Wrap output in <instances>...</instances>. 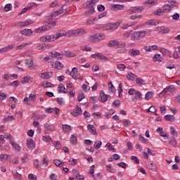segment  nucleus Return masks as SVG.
<instances>
[{
	"label": "nucleus",
	"instance_id": "obj_1",
	"mask_svg": "<svg viewBox=\"0 0 180 180\" xmlns=\"http://www.w3.org/2000/svg\"><path fill=\"white\" fill-rule=\"evenodd\" d=\"M98 0H91V1H87L84 4V6L85 9H87L84 13L85 16H91V15H94V13H95L94 6L96 5V4H98Z\"/></svg>",
	"mask_w": 180,
	"mask_h": 180
},
{
	"label": "nucleus",
	"instance_id": "obj_2",
	"mask_svg": "<svg viewBox=\"0 0 180 180\" xmlns=\"http://www.w3.org/2000/svg\"><path fill=\"white\" fill-rule=\"evenodd\" d=\"M85 34V30L84 28H79L75 30H70L68 32V37H77Z\"/></svg>",
	"mask_w": 180,
	"mask_h": 180
},
{
	"label": "nucleus",
	"instance_id": "obj_3",
	"mask_svg": "<svg viewBox=\"0 0 180 180\" xmlns=\"http://www.w3.org/2000/svg\"><path fill=\"white\" fill-rule=\"evenodd\" d=\"M147 34L146 31L142 30V31H137L134 32L132 35H131V40L133 41H137V40H140V39H143Z\"/></svg>",
	"mask_w": 180,
	"mask_h": 180
},
{
	"label": "nucleus",
	"instance_id": "obj_4",
	"mask_svg": "<svg viewBox=\"0 0 180 180\" xmlns=\"http://www.w3.org/2000/svg\"><path fill=\"white\" fill-rule=\"evenodd\" d=\"M176 89H175V86L174 85L168 86L167 88L164 89V90L159 94V98H162L164 95H169V92L171 94H174V92H176Z\"/></svg>",
	"mask_w": 180,
	"mask_h": 180
},
{
	"label": "nucleus",
	"instance_id": "obj_5",
	"mask_svg": "<svg viewBox=\"0 0 180 180\" xmlns=\"http://www.w3.org/2000/svg\"><path fill=\"white\" fill-rule=\"evenodd\" d=\"M155 32H158L160 34H165L167 33H169V32H171V30L169 29V27L162 26L157 27L155 29Z\"/></svg>",
	"mask_w": 180,
	"mask_h": 180
},
{
	"label": "nucleus",
	"instance_id": "obj_6",
	"mask_svg": "<svg viewBox=\"0 0 180 180\" xmlns=\"http://www.w3.org/2000/svg\"><path fill=\"white\" fill-rule=\"evenodd\" d=\"M144 11V7L143 6H140V7H133L131 9H129L127 11L128 15H131L133 13H141Z\"/></svg>",
	"mask_w": 180,
	"mask_h": 180
},
{
	"label": "nucleus",
	"instance_id": "obj_7",
	"mask_svg": "<svg viewBox=\"0 0 180 180\" xmlns=\"http://www.w3.org/2000/svg\"><path fill=\"white\" fill-rule=\"evenodd\" d=\"M33 23H34V21L28 19L26 21H21L17 23V26H18L19 27H25L26 26H29L30 25H33Z\"/></svg>",
	"mask_w": 180,
	"mask_h": 180
},
{
	"label": "nucleus",
	"instance_id": "obj_8",
	"mask_svg": "<svg viewBox=\"0 0 180 180\" xmlns=\"http://www.w3.org/2000/svg\"><path fill=\"white\" fill-rule=\"evenodd\" d=\"M109 98H110V95L109 94H105V91H103V90H101L100 91V96H99V101L100 102H106V101H108V99H109Z\"/></svg>",
	"mask_w": 180,
	"mask_h": 180
},
{
	"label": "nucleus",
	"instance_id": "obj_9",
	"mask_svg": "<svg viewBox=\"0 0 180 180\" xmlns=\"http://www.w3.org/2000/svg\"><path fill=\"white\" fill-rule=\"evenodd\" d=\"M63 56L64 55H63V52L61 53H58L56 51L51 52V58H57V60H63Z\"/></svg>",
	"mask_w": 180,
	"mask_h": 180
},
{
	"label": "nucleus",
	"instance_id": "obj_10",
	"mask_svg": "<svg viewBox=\"0 0 180 180\" xmlns=\"http://www.w3.org/2000/svg\"><path fill=\"white\" fill-rule=\"evenodd\" d=\"M124 8L126 6L124 5H120V4H111L110 5V9L111 11H124Z\"/></svg>",
	"mask_w": 180,
	"mask_h": 180
},
{
	"label": "nucleus",
	"instance_id": "obj_11",
	"mask_svg": "<svg viewBox=\"0 0 180 180\" xmlns=\"http://www.w3.org/2000/svg\"><path fill=\"white\" fill-rule=\"evenodd\" d=\"M64 36H68V32L65 31H60L58 33L53 34V40H58L60 37H63Z\"/></svg>",
	"mask_w": 180,
	"mask_h": 180
},
{
	"label": "nucleus",
	"instance_id": "obj_12",
	"mask_svg": "<svg viewBox=\"0 0 180 180\" xmlns=\"http://www.w3.org/2000/svg\"><path fill=\"white\" fill-rule=\"evenodd\" d=\"M81 113H82V109L78 105L77 106L75 110L71 111V115L74 116V117H78V116H79Z\"/></svg>",
	"mask_w": 180,
	"mask_h": 180
},
{
	"label": "nucleus",
	"instance_id": "obj_13",
	"mask_svg": "<svg viewBox=\"0 0 180 180\" xmlns=\"http://www.w3.org/2000/svg\"><path fill=\"white\" fill-rule=\"evenodd\" d=\"M53 18H54V15H53V13H52L51 15L47 18V20L46 21H45V22L48 23V25H51L54 27V26L57 25V21H53L54 19Z\"/></svg>",
	"mask_w": 180,
	"mask_h": 180
},
{
	"label": "nucleus",
	"instance_id": "obj_14",
	"mask_svg": "<svg viewBox=\"0 0 180 180\" xmlns=\"http://www.w3.org/2000/svg\"><path fill=\"white\" fill-rule=\"evenodd\" d=\"M51 27L49 25L45 26H41V27L37 28L34 30L35 33H41V32H47V30H50Z\"/></svg>",
	"mask_w": 180,
	"mask_h": 180
},
{
	"label": "nucleus",
	"instance_id": "obj_15",
	"mask_svg": "<svg viewBox=\"0 0 180 180\" xmlns=\"http://www.w3.org/2000/svg\"><path fill=\"white\" fill-rule=\"evenodd\" d=\"M40 41L45 43V41H55L53 40V34L52 35H46L45 37H41L39 38Z\"/></svg>",
	"mask_w": 180,
	"mask_h": 180
},
{
	"label": "nucleus",
	"instance_id": "obj_16",
	"mask_svg": "<svg viewBox=\"0 0 180 180\" xmlns=\"http://www.w3.org/2000/svg\"><path fill=\"white\" fill-rule=\"evenodd\" d=\"M20 33L23 36H27L28 37H30V36H32L33 34V30H32L31 29H25L23 30H21Z\"/></svg>",
	"mask_w": 180,
	"mask_h": 180
},
{
	"label": "nucleus",
	"instance_id": "obj_17",
	"mask_svg": "<svg viewBox=\"0 0 180 180\" xmlns=\"http://www.w3.org/2000/svg\"><path fill=\"white\" fill-rule=\"evenodd\" d=\"M41 78L43 79H50L53 77V72H46L41 73Z\"/></svg>",
	"mask_w": 180,
	"mask_h": 180
},
{
	"label": "nucleus",
	"instance_id": "obj_18",
	"mask_svg": "<svg viewBox=\"0 0 180 180\" xmlns=\"http://www.w3.org/2000/svg\"><path fill=\"white\" fill-rule=\"evenodd\" d=\"M147 168L148 169H150V171H153V172H157V170L158 169L157 168V165L153 162H148L147 164Z\"/></svg>",
	"mask_w": 180,
	"mask_h": 180
},
{
	"label": "nucleus",
	"instance_id": "obj_19",
	"mask_svg": "<svg viewBox=\"0 0 180 180\" xmlns=\"http://www.w3.org/2000/svg\"><path fill=\"white\" fill-rule=\"evenodd\" d=\"M87 129L89 130V133H91V134H94V136H96V134H98L96 132V128H95V127L91 124L87 125Z\"/></svg>",
	"mask_w": 180,
	"mask_h": 180
},
{
	"label": "nucleus",
	"instance_id": "obj_20",
	"mask_svg": "<svg viewBox=\"0 0 180 180\" xmlns=\"http://www.w3.org/2000/svg\"><path fill=\"white\" fill-rule=\"evenodd\" d=\"M117 44H119V40L112 39L108 41L107 46L108 47H117Z\"/></svg>",
	"mask_w": 180,
	"mask_h": 180
},
{
	"label": "nucleus",
	"instance_id": "obj_21",
	"mask_svg": "<svg viewBox=\"0 0 180 180\" xmlns=\"http://www.w3.org/2000/svg\"><path fill=\"white\" fill-rule=\"evenodd\" d=\"M77 72H78V68H73L72 71L70 72V75L73 79H78V77H77Z\"/></svg>",
	"mask_w": 180,
	"mask_h": 180
},
{
	"label": "nucleus",
	"instance_id": "obj_22",
	"mask_svg": "<svg viewBox=\"0 0 180 180\" xmlns=\"http://www.w3.org/2000/svg\"><path fill=\"white\" fill-rule=\"evenodd\" d=\"M46 113L50 114V113H53L55 112L56 115H58V112H60V108H47L46 110H45Z\"/></svg>",
	"mask_w": 180,
	"mask_h": 180
},
{
	"label": "nucleus",
	"instance_id": "obj_23",
	"mask_svg": "<svg viewBox=\"0 0 180 180\" xmlns=\"http://www.w3.org/2000/svg\"><path fill=\"white\" fill-rule=\"evenodd\" d=\"M27 147L30 150L34 149V143L33 139H30L27 140Z\"/></svg>",
	"mask_w": 180,
	"mask_h": 180
},
{
	"label": "nucleus",
	"instance_id": "obj_24",
	"mask_svg": "<svg viewBox=\"0 0 180 180\" xmlns=\"http://www.w3.org/2000/svg\"><path fill=\"white\" fill-rule=\"evenodd\" d=\"M58 94H67V91H65V86H64V84H60L58 85Z\"/></svg>",
	"mask_w": 180,
	"mask_h": 180
},
{
	"label": "nucleus",
	"instance_id": "obj_25",
	"mask_svg": "<svg viewBox=\"0 0 180 180\" xmlns=\"http://www.w3.org/2000/svg\"><path fill=\"white\" fill-rule=\"evenodd\" d=\"M8 158H11V155L8 154H1L0 155V160L2 162H6L8 161Z\"/></svg>",
	"mask_w": 180,
	"mask_h": 180
},
{
	"label": "nucleus",
	"instance_id": "obj_26",
	"mask_svg": "<svg viewBox=\"0 0 180 180\" xmlns=\"http://www.w3.org/2000/svg\"><path fill=\"white\" fill-rule=\"evenodd\" d=\"M89 40L90 43H96V41H99L98 39V35H96V34L91 35Z\"/></svg>",
	"mask_w": 180,
	"mask_h": 180
},
{
	"label": "nucleus",
	"instance_id": "obj_27",
	"mask_svg": "<svg viewBox=\"0 0 180 180\" xmlns=\"http://www.w3.org/2000/svg\"><path fill=\"white\" fill-rule=\"evenodd\" d=\"M63 56H66V57H69L70 58H72V57H76L77 54L71 52V51H63Z\"/></svg>",
	"mask_w": 180,
	"mask_h": 180
},
{
	"label": "nucleus",
	"instance_id": "obj_28",
	"mask_svg": "<svg viewBox=\"0 0 180 180\" xmlns=\"http://www.w3.org/2000/svg\"><path fill=\"white\" fill-rule=\"evenodd\" d=\"M129 56H140V51L137 50V49H131L129 51Z\"/></svg>",
	"mask_w": 180,
	"mask_h": 180
},
{
	"label": "nucleus",
	"instance_id": "obj_29",
	"mask_svg": "<svg viewBox=\"0 0 180 180\" xmlns=\"http://www.w3.org/2000/svg\"><path fill=\"white\" fill-rule=\"evenodd\" d=\"M44 127L49 131H54V130H56V127L53 124H50L49 123H45Z\"/></svg>",
	"mask_w": 180,
	"mask_h": 180
},
{
	"label": "nucleus",
	"instance_id": "obj_30",
	"mask_svg": "<svg viewBox=\"0 0 180 180\" xmlns=\"http://www.w3.org/2000/svg\"><path fill=\"white\" fill-rule=\"evenodd\" d=\"M153 60L155 62H157V61L161 62L162 61V60H164V58H162L161 54H155L153 57Z\"/></svg>",
	"mask_w": 180,
	"mask_h": 180
},
{
	"label": "nucleus",
	"instance_id": "obj_31",
	"mask_svg": "<svg viewBox=\"0 0 180 180\" xmlns=\"http://www.w3.org/2000/svg\"><path fill=\"white\" fill-rule=\"evenodd\" d=\"M63 130L65 133H70L72 129L70 125L68 124H63L62 125Z\"/></svg>",
	"mask_w": 180,
	"mask_h": 180
},
{
	"label": "nucleus",
	"instance_id": "obj_32",
	"mask_svg": "<svg viewBox=\"0 0 180 180\" xmlns=\"http://www.w3.org/2000/svg\"><path fill=\"white\" fill-rule=\"evenodd\" d=\"M63 12H64V6H62L61 9H60L58 11H53L52 16H54V18H56V16H58V15H61V13H63Z\"/></svg>",
	"mask_w": 180,
	"mask_h": 180
},
{
	"label": "nucleus",
	"instance_id": "obj_33",
	"mask_svg": "<svg viewBox=\"0 0 180 180\" xmlns=\"http://www.w3.org/2000/svg\"><path fill=\"white\" fill-rule=\"evenodd\" d=\"M146 25L148 26H157V25H158V22H157V20H150L146 22Z\"/></svg>",
	"mask_w": 180,
	"mask_h": 180
},
{
	"label": "nucleus",
	"instance_id": "obj_34",
	"mask_svg": "<svg viewBox=\"0 0 180 180\" xmlns=\"http://www.w3.org/2000/svg\"><path fill=\"white\" fill-rule=\"evenodd\" d=\"M10 144L13 146L14 150H16L17 151H20V146H19V144L16 143L13 141H10Z\"/></svg>",
	"mask_w": 180,
	"mask_h": 180
},
{
	"label": "nucleus",
	"instance_id": "obj_35",
	"mask_svg": "<svg viewBox=\"0 0 180 180\" xmlns=\"http://www.w3.org/2000/svg\"><path fill=\"white\" fill-rule=\"evenodd\" d=\"M164 119L167 122H175V117L174 115H167L164 117Z\"/></svg>",
	"mask_w": 180,
	"mask_h": 180
},
{
	"label": "nucleus",
	"instance_id": "obj_36",
	"mask_svg": "<svg viewBox=\"0 0 180 180\" xmlns=\"http://www.w3.org/2000/svg\"><path fill=\"white\" fill-rule=\"evenodd\" d=\"M77 136H75V134H72L70 136V143L73 144V146H76V144L77 143Z\"/></svg>",
	"mask_w": 180,
	"mask_h": 180
},
{
	"label": "nucleus",
	"instance_id": "obj_37",
	"mask_svg": "<svg viewBox=\"0 0 180 180\" xmlns=\"http://www.w3.org/2000/svg\"><path fill=\"white\" fill-rule=\"evenodd\" d=\"M137 75L134 74L133 72L128 73L127 75V79H130L131 81H134L135 78H136Z\"/></svg>",
	"mask_w": 180,
	"mask_h": 180
},
{
	"label": "nucleus",
	"instance_id": "obj_38",
	"mask_svg": "<svg viewBox=\"0 0 180 180\" xmlns=\"http://www.w3.org/2000/svg\"><path fill=\"white\" fill-rule=\"evenodd\" d=\"M106 171L110 172L111 174H115L116 172V169L112 168V165H108L105 166Z\"/></svg>",
	"mask_w": 180,
	"mask_h": 180
},
{
	"label": "nucleus",
	"instance_id": "obj_39",
	"mask_svg": "<svg viewBox=\"0 0 180 180\" xmlns=\"http://www.w3.org/2000/svg\"><path fill=\"white\" fill-rule=\"evenodd\" d=\"M110 27L111 30H116L120 26V22H115V23H110Z\"/></svg>",
	"mask_w": 180,
	"mask_h": 180
},
{
	"label": "nucleus",
	"instance_id": "obj_40",
	"mask_svg": "<svg viewBox=\"0 0 180 180\" xmlns=\"http://www.w3.org/2000/svg\"><path fill=\"white\" fill-rule=\"evenodd\" d=\"M55 68H57V70H63V68H64V65H63V63L60 61H56L55 63Z\"/></svg>",
	"mask_w": 180,
	"mask_h": 180
},
{
	"label": "nucleus",
	"instance_id": "obj_41",
	"mask_svg": "<svg viewBox=\"0 0 180 180\" xmlns=\"http://www.w3.org/2000/svg\"><path fill=\"white\" fill-rule=\"evenodd\" d=\"M25 64L28 65V68H32L34 65L33 60L31 58L26 59Z\"/></svg>",
	"mask_w": 180,
	"mask_h": 180
},
{
	"label": "nucleus",
	"instance_id": "obj_42",
	"mask_svg": "<svg viewBox=\"0 0 180 180\" xmlns=\"http://www.w3.org/2000/svg\"><path fill=\"white\" fill-rule=\"evenodd\" d=\"M153 95H154V93L153 91H148L145 95V99L146 101H149V99H151L153 98Z\"/></svg>",
	"mask_w": 180,
	"mask_h": 180
},
{
	"label": "nucleus",
	"instance_id": "obj_43",
	"mask_svg": "<svg viewBox=\"0 0 180 180\" xmlns=\"http://www.w3.org/2000/svg\"><path fill=\"white\" fill-rule=\"evenodd\" d=\"M102 146V141H97L95 142L94 147L96 148V150H99Z\"/></svg>",
	"mask_w": 180,
	"mask_h": 180
},
{
	"label": "nucleus",
	"instance_id": "obj_44",
	"mask_svg": "<svg viewBox=\"0 0 180 180\" xmlns=\"http://www.w3.org/2000/svg\"><path fill=\"white\" fill-rule=\"evenodd\" d=\"M142 94L141 92L136 91V92L135 93V98L133 99V101H134V99H139V101H141L142 99Z\"/></svg>",
	"mask_w": 180,
	"mask_h": 180
},
{
	"label": "nucleus",
	"instance_id": "obj_45",
	"mask_svg": "<svg viewBox=\"0 0 180 180\" xmlns=\"http://www.w3.org/2000/svg\"><path fill=\"white\" fill-rule=\"evenodd\" d=\"M43 141H46V143H51L53 141V139H51V137L50 136H44L42 138Z\"/></svg>",
	"mask_w": 180,
	"mask_h": 180
},
{
	"label": "nucleus",
	"instance_id": "obj_46",
	"mask_svg": "<svg viewBox=\"0 0 180 180\" xmlns=\"http://www.w3.org/2000/svg\"><path fill=\"white\" fill-rule=\"evenodd\" d=\"M20 84V82L15 80L12 83L9 84V86H14V88H18L19 86V84Z\"/></svg>",
	"mask_w": 180,
	"mask_h": 180
},
{
	"label": "nucleus",
	"instance_id": "obj_47",
	"mask_svg": "<svg viewBox=\"0 0 180 180\" xmlns=\"http://www.w3.org/2000/svg\"><path fill=\"white\" fill-rule=\"evenodd\" d=\"M12 174L14 175L15 179H20L22 178V174L18 173L16 171H13Z\"/></svg>",
	"mask_w": 180,
	"mask_h": 180
},
{
	"label": "nucleus",
	"instance_id": "obj_48",
	"mask_svg": "<svg viewBox=\"0 0 180 180\" xmlns=\"http://www.w3.org/2000/svg\"><path fill=\"white\" fill-rule=\"evenodd\" d=\"M109 86V90L112 92V94H115L116 92V89L115 88V86H113V84H112V82L108 83Z\"/></svg>",
	"mask_w": 180,
	"mask_h": 180
},
{
	"label": "nucleus",
	"instance_id": "obj_49",
	"mask_svg": "<svg viewBox=\"0 0 180 180\" xmlns=\"http://www.w3.org/2000/svg\"><path fill=\"white\" fill-rule=\"evenodd\" d=\"M139 140L145 144H147V143H148V139L144 138V136H143L142 135H139Z\"/></svg>",
	"mask_w": 180,
	"mask_h": 180
},
{
	"label": "nucleus",
	"instance_id": "obj_50",
	"mask_svg": "<svg viewBox=\"0 0 180 180\" xmlns=\"http://www.w3.org/2000/svg\"><path fill=\"white\" fill-rule=\"evenodd\" d=\"M170 133L175 137L178 136V133H176V130L175 129V127H170Z\"/></svg>",
	"mask_w": 180,
	"mask_h": 180
},
{
	"label": "nucleus",
	"instance_id": "obj_51",
	"mask_svg": "<svg viewBox=\"0 0 180 180\" xmlns=\"http://www.w3.org/2000/svg\"><path fill=\"white\" fill-rule=\"evenodd\" d=\"M169 143L171 144V146H173V147H176V144H178V142L176 141V139L175 138H172Z\"/></svg>",
	"mask_w": 180,
	"mask_h": 180
},
{
	"label": "nucleus",
	"instance_id": "obj_52",
	"mask_svg": "<svg viewBox=\"0 0 180 180\" xmlns=\"http://www.w3.org/2000/svg\"><path fill=\"white\" fill-rule=\"evenodd\" d=\"M81 50H82L83 51H92V48L91 46H82L80 47Z\"/></svg>",
	"mask_w": 180,
	"mask_h": 180
},
{
	"label": "nucleus",
	"instance_id": "obj_53",
	"mask_svg": "<svg viewBox=\"0 0 180 180\" xmlns=\"http://www.w3.org/2000/svg\"><path fill=\"white\" fill-rule=\"evenodd\" d=\"M169 2H170V6H171L172 9V8H174V6H178V5H179L177 1L175 0H169Z\"/></svg>",
	"mask_w": 180,
	"mask_h": 180
},
{
	"label": "nucleus",
	"instance_id": "obj_54",
	"mask_svg": "<svg viewBox=\"0 0 180 180\" xmlns=\"http://www.w3.org/2000/svg\"><path fill=\"white\" fill-rule=\"evenodd\" d=\"M96 35L98 41H101V40H103V39L105 37V34L102 33H97Z\"/></svg>",
	"mask_w": 180,
	"mask_h": 180
},
{
	"label": "nucleus",
	"instance_id": "obj_55",
	"mask_svg": "<svg viewBox=\"0 0 180 180\" xmlns=\"http://www.w3.org/2000/svg\"><path fill=\"white\" fill-rule=\"evenodd\" d=\"M117 68L120 70V71H124L126 65L124 64H118L117 65Z\"/></svg>",
	"mask_w": 180,
	"mask_h": 180
},
{
	"label": "nucleus",
	"instance_id": "obj_56",
	"mask_svg": "<svg viewBox=\"0 0 180 180\" xmlns=\"http://www.w3.org/2000/svg\"><path fill=\"white\" fill-rule=\"evenodd\" d=\"M117 49H124L126 47V42H120L118 41V44L117 45Z\"/></svg>",
	"mask_w": 180,
	"mask_h": 180
},
{
	"label": "nucleus",
	"instance_id": "obj_57",
	"mask_svg": "<svg viewBox=\"0 0 180 180\" xmlns=\"http://www.w3.org/2000/svg\"><path fill=\"white\" fill-rule=\"evenodd\" d=\"M12 9V4H8L4 6V11L6 12H9Z\"/></svg>",
	"mask_w": 180,
	"mask_h": 180
},
{
	"label": "nucleus",
	"instance_id": "obj_58",
	"mask_svg": "<svg viewBox=\"0 0 180 180\" xmlns=\"http://www.w3.org/2000/svg\"><path fill=\"white\" fill-rule=\"evenodd\" d=\"M37 48L38 50L44 51L46 50V45L44 44H39L37 45Z\"/></svg>",
	"mask_w": 180,
	"mask_h": 180
},
{
	"label": "nucleus",
	"instance_id": "obj_59",
	"mask_svg": "<svg viewBox=\"0 0 180 180\" xmlns=\"http://www.w3.org/2000/svg\"><path fill=\"white\" fill-rule=\"evenodd\" d=\"M148 112H150L151 113H155V112H157V108H155V106L151 105L148 110Z\"/></svg>",
	"mask_w": 180,
	"mask_h": 180
},
{
	"label": "nucleus",
	"instance_id": "obj_60",
	"mask_svg": "<svg viewBox=\"0 0 180 180\" xmlns=\"http://www.w3.org/2000/svg\"><path fill=\"white\" fill-rule=\"evenodd\" d=\"M83 99H85V95H84L83 92L79 93L78 101L81 102Z\"/></svg>",
	"mask_w": 180,
	"mask_h": 180
},
{
	"label": "nucleus",
	"instance_id": "obj_61",
	"mask_svg": "<svg viewBox=\"0 0 180 180\" xmlns=\"http://www.w3.org/2000/svg\"><path fill=\"white\" fill-rule=\"evenodd\" d=\"M29 98L32 99V102H35L36 101V93L32 92L30 94Z\"/></svg>",
	"mask_w": 180,
	"mask_h": 180
},
{
	"label": "nucleus",
	"instance_id": "obj_62",
	"mask_svg": "<svg viewBox=\"0 0 180 180\" xmlns=\"http://www.w3.org/2000/svg\"><path fill=\"white\" fill-rule=\"evenodd\" d=\"M29 81H30V76H27V77H23L21 82L22 84H26V83L29 82Z\"/></svg>",
	"mask_w": 180,
	"mask_h": 180
},
{
	"label": "nucleus",
	"instance_id": "obj_63",
	"mask_svg": "<svg viewBox=\"0 0 180 180\" xmlns=\"http://www.w3.org/2000/svg\"><path fill=\"white\" fill-rule=\"evenodd\" d=\"M70 165H77L78 164V162L77 161V159H72V160H70L68 161Z\"/></svg>",
	"mask_w": 180,
	"mask_h": 180
},
{
	"label": "nucleus",
	"instance_id": "obj_64",
	"mask_svg": "<svg viewBox=\"0 0 180 180\" xmlns=\"http://www.w3.org/2000/svg\"><path fill=\"white\" fill-rule=\"evenodd\" d=\"M28 179L30 180H37V176L33 174H30L28 175Z\"/></svg>",
	"mask_w": 180,
	"mask_h": 180
}]
</instances>
